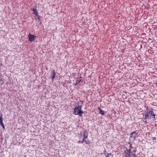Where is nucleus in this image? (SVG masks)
<instances>
[{"label":"nucleus","instance_id":"2","mask_svg":"<svg viewBox=\"0 0 157 157\" xmlns=\"http://www.w3.org/2000/svg\"><path fill=\"white\" fill-rule=\"evenodd\" d=\"M83 112L82 110V106H78L75 107L74 109V113L75 115H78L80 117L82 116Z\"/></svg>","mask_w":157,"mask_h":157},{"label":"nucleus","instance_id":"4","mask_svg":"<svg viewBox=\"0 0 157 157\" xmlns=\"http://www.w3.org/2000/svg\"><path fill=\"white\" fill-rule=\"evenodd\" d=\"M36 36L29 33V40L30 42H32L35 40Z\"/></svg>","mask_w":157,"mask_h":157},{"label":"nucleus","instance_id":"1","mask_svg":"<svg viewBox=\"0 0 157 157\" xmlns=\"http://www.w3.org/2000/svg\"><path fill=\"white\" fill-rule=\"evenodd\" d=\"M148 107H147L146 109L147 110V112H146L145 114V117L144 120V122H147V119H148L151 121H154L155 120V115L154 114V112L153 111V109L151 108L149 109H148Z\"/></svg>","mask_w":157,"mask_h":157},{"label":"nucleus","instance_id":"10","mask_svg":"<svg viewBox=\"0 0 157 157\" xmlns=\"http://www.w3.org/2000/svg\"><path fill=\"white\" fill-rule=\"evenodd\" d=\"M128 150H127V151H125L124 154L123 155V157H129V153Z\"/></svg>","mask_w":157,"mask_h":157},{"label":"nucleus","instance_id":"11","mask_svg":"<svg viewBox=\"0 0 157 157\" xmlns=\"http://www.w3.org/2000/svg\"><path fill=\"white\" fill-rule=\"evenodd\" d=\"M56 75V73L55 72V70H53L52 71V75H51L52 81L53 80L54 78H55Z\"/></svg>","mask_w":157,"mask_h":157},{"label":"nucleus","instance_id":"12","mask_svg":"<svg viewBox=\"0 0 157 157\" xmlns=\"http://www.w3.org/2000/svg\"><path fill=\"white\" fill-rule=\"evenodd\" d=\"M98 109L99 110V113L102 115H104L105 114V111L102 110L100 107L98 108Z\"/></svg>","mask_w":157,"mask_h":157},{"label":"nucleus","instance_id":"13","mask_svg":"<svg viewBox=\"0 0 157 157\" xmlns=\"http://www.w3.org/2000/svg\"><path fill=\"white\" fill-rule=\"evenodd\" d=\"M82 80L80 79L79 80H77L75 81V85H76L78 84L79 83H80L82 81Z\"/></svg>","mask_w":157,"mask_h":157},{"label":"nucleus","instance_id":"3","mask_svg":"<svg viewBox=\"0 0 157 157\" xmlns=\"http://www.w3.org/2000/svg\"><path fill=\"white\" fill-rule=\"evenodd\" d=\"M136 151V148H134L132 151H131V149H128V151H129V157H135L136 155V154L135 153Z\"/></svg>","mask_w":157,"mask_h":157},{"label":"nucleus","instance_id":"5","mask_svg":"<svg viewBox=\"0 0 157 157\" xmlns=\"http://www.w3.org/2000/svg\"><path fill=\"white\" fill-rule=\"evenodd\" d=\"M137 131L133 132L131 134L130 138H132L133 140H135L136 135H137Z\"/></svg>","mask_w":157,"mask_h":157},{"label":"nucleus","instance_id":"7","mask_svg":"<svg viewBox=\"0 0 157 157\" xmlns=\"http://www.w3.org/2000/svg\"><path fill=\"white\" fill-rule=\"evenodd\" d=\"M2 114H1L0 116V124L2 126L3 129H5V127L3 124V118H2Z\"/></svg>","mask_w":157,"mask_h":157},{"label":"nucleus","instance_id":"6","mask_svg":"<svg viewBox=\"0 0 157 157\" xmlns=\"http://www.w3.org/2000/svg\"><path fill=\"white\" fill-rule=\"evenodd\" d=\"M87 138H83L82 139V141H79L78 143L79 144L80 143H82L83 142H85L86 144H90V141L89 140H86V139Z\"/></svg>","mask_w":157,"mask_h":157},{"label":"nucleus","instance_id":"15","mask_svg":"<svg viewBox=\"0 0 157 157\" xmlns=\"http://www.w3.org/2000/svg\"><path fill=\"white\" fill-rule=\"evenodd\" d=\"M37 18L39 20H40V15H39L37 17Z\"/></svg>","mask_w":157,"mask_h":157},{"label":"nucleus","instance_id":"8","mask_svg":"<svg viewBox=\"0 0 157 157\" xmlns=\"http://www.w3.org/2000/svg\"><path fill=\"white\" fill-rule=\"evenodd\" d=\"M80 135H81L80 136L79 139L81 138V137L82 136H83L84 137L83 138H87L88 136V132H86V131H84L83 134H80Z\"/></svg>","mask_w":157,"mask_h":157},{"label":"nucleus","instance_id":"9","mask_svg":"<svg viewBox=\"0 0 157 157\" xmlns=\"http://www.w3.org/2000/svg\"><path fill=\"white\" fill-rule=\"evenodd\" d=\"M37 6L36 4L34 6V7L31 9V10L33 11V13H37Z\"/></svg>","mask_w":157,"mask_h":157},{"label":"nucleus","instance_id":"16","mask_svg":"<svg viewBox=\"0 0 157 157\" xmlns=\"http://www.w3.org/2000/svg\"><path fill=\"white\" fill-rule=\"evenodd\" d=\"M130 147V149H131H131L132 148V145L131 144H130V146H129Z\"/></svg>","mask_w":157,"mask_h":157},{"label":"nucleus","instance_id":"14","mask_svg":"<svg viewBox=\"0 0 157 157\" xmlns=\"http://www.w3.org/2000/svg\"><path fill=\"white\" fill-rule=\"evenodd\" d=\"M34 14H35V15H36V17H37L39 16V15H38V12H37V13H34Z\"/></svg>","mask_w":157,"mask_h":157}]
</instances>
